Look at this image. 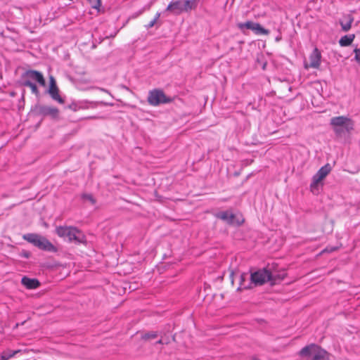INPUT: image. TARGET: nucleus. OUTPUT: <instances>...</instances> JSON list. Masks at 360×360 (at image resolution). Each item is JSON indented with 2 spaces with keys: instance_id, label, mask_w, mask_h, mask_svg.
<instances>
[{
  "instance_id": "obj_1",
  "label": "nucleus",
  "mask_w": 360,
  "mask_h": 360,
  "mask_svg": "<svg viewBox=\"0 0 360 360\" xmlns=\"http://www.w3.org/2000/svg\"><path fill=\"white\" fill-rule=\"evenodd\" d=\"M23 86L30 88L32 93L38 96L39 92L35 82L41 86H46L45 79L43 75L36 70H27L22 75Z\"/></svg>"
},
{
  "instance_id": "obj_2",
  "label": "nucleus",
  "mask_w": 360,
  "mask_h": 360,
  "mask_svg": "<svg viewBox=\"0 0 360 360\" xmlns=\"http://www.w3.org/2000/svg\"><path fill=\"white\" fill-rule=\"evenodd\" d=\"M23 239L32 243L39 249L56 252L57 248L45 237L36 233H27L22 236Z\"/></svg>"
},
{
  "instance_id": "obj_3",
  "label": "nucleus",
  "mask_w": 360,
  "mask_h": 360,
  "mask_svg": "<svg viewBox=\"0 0 360 360\" xmlns=\"http://www.w3.org/2000/svg\"><path fill=\"white\" fill-rule=\"evenodd\" d=\"M330 124L333 126L335 133L338 136L353 129L352 120L344 116L333 117L330 120Z\"/></svg>"
},
{
  "instance_id": "obj_4",
  "label": "nucleus",
  "mask_w": 360,
  "mask_h": 360,
  "mask_svg": "<svg viewBox=\"0 0 360 360\" xmlns=\"http://www.w3.org/2000/svg\"><path fill=\"white\" fill-rule=\"evenodd\" d=\"M56 233L65 240L81 243L83 240L82 233L77 229L68 226H60L56 229Z\"/></svg>"
},
{
  "instance_id": "obj_5",
  "label": "nucleus",
  "mask_w": 360,
  "mask_h": 360,
  "mask_svg": "<svg viewBox=\"0 0 360 360\" xmlns=\"http://www.w3.org/2000/svg\"><path fill=\"white\" fill-rule=\"evenodd\" d=\"M300 354L308 360H328V353L317 345H310L303 348Z\"/></svg>"
},
{
  "instance_id": "obj_6",
  "label": "nucleus",
  "mask_w": 360,
  "mask_h": 360,
  "mask_svg": "<svg viewBox=\"0 0 360 360\" xmlns=\"http://www.w3.org/2000/svg\"><path fill=\"white\" fill-rule=\"evenodd\" d=\"M250 279L255 285H262L267 281H274V276L269 270L262 269L252 272Z\"/></svg>"
},
{
  "instance_id": "obj_7",
  "label": "nucleus",
  "mask_w": 360,
  "mask_h": 360,
  "mask_svg": "<svg viewBox=\"0 0 360 360\" xmlns=\"http://www.w3.org/2000/svg\"><path fill=\"white\" fill-rule=\"evenodd\" d=\"M330 172V167L329 165H326L322 167L313 176L312 182L310 185V188L313 193H317L319 192L318 187L319 184L326 178Z\"/></svg>"
},
{
  "instance_id": "obj_8",
  "label": "nucleus",
  "mask_w": 360,
  "mask_h": 360,
  "mask_svg": "<svg viewBox=\"0 0 360 360\" xmlns=\"http://www.w3.org/2000/svg\"><path fill=\"white\" fill-rule=\"evenodd\" d=\"M148 100V102L153 105H158L161 103H169L171 101L165 96L163 91L160 90H154L150 91Z\"/></svg>"
},
{
  "instance_id": "obj_9",
  "label": "nucleus",
  "mask_w": 360,
  "mask_h": 360,
  "mask_svg": "<svg viewBox=\"0 0 360 360\" xmlns=\"http://www.w3.org/2000/svg\"><path fill=\"white\" fill-rule=\"evenodd\" d=\"M238 27L243 30L244 28L252 30L256 34L267 35L269 34L268 30L262 27L260 24L252 21L238 24Z\"/></svg>"
},
{
  "instance_id": "obj_10",
  "label": "nucleus",
  "mask_w": 360,
  "mask_h": 360,
  "mask_svg": "<svg viewBox=\"0 0 360 360\" xmlns=\"http://www.w3.org/2000/svg\"><path fill=\"white\" fill-rule=\"evenodd\" d=\"M48 93L53 100L56 101L59 103H64V100L60 97L59 94V89L53 76L49 77V88Z\"/></svg>"
},
{
  "instance_id": "obj_11",
  "label": "nucleus",
  "mask_w": 360,
  "mask_h": 360,
  "mask_svg": "<svg viewBox=\"0 0 360 360\" xmlns=\"http://www.w3.org/2000/svg\"><path fill=\"white\" fill-rule=\"evenodd\" d=\"M321 55L318 49L315 48L309 56V63H305V68H319L321 64Z\"/></svg>"
},
{
  "instance_id": "obj_12",
  "label": "nucleus",
  "mask_w": 360,
  "mask_h": 360,
  "mask_svg": "<svg viewBox=\"0 0 360 360\" xmlns=\"http://www.w3.org/2000/svg\"><path fill=\"white\" fill-rule=\"evenodd\" d=\"M217 217L231 224H236L239 225L243 222V219L242 218L235 220L237 217L229 212H223L219 213L217 214Z\"/></svg>"
},
{
  "instance_id": "obj_13",
  "label": "nucleus",
  "mask_w": 360,
  "mask_h": 360,
  "mask_svg": "<svg viewBox=\"0 0 360 360\" xmlns=\"http://www.w3.org/2000/svg\"><path fill=\"white\" fill-rule=\"evenodd\" d=\"M183 4H182V1L181 0H179V1H172L167 7V11H170L171 13H174V14H176V15H178V14H180L183 12H184V11L183 10Z\"/></svg>"
},
{
  "instance_id": "obj_14",
  "label": "nucleus",
  "mask_w": 360,
  "mask_h": 360,
  "mask_svg": "<svg viewBox=\"0 0 360 360\" xmlns=\"http://www.w3.org/2000/svg\"><path fill=\"white\" fill-rule=\"evenodd\" d=\"M22 284L27 289H35L39 286V282L37 279L25 276L22 278Z\"/></svg>"
},
{
  "instance_id": "obj_15",
  "label": "nucleus",
  "mask_w": 360,
  "mask_h": 360,
  "mask_svg": "<svg viewBox=\"0 0 360 360\" xmlns=\"http://www.w3.org/2000/svg\"><path fill=\"white\" fill-rule=\"evenodd\" d=\"M183 4V10L184 12H188L191 10L195 9L198 5V0H181Z\"/></svg>"
},
{
  "instance_id": "obj_16",
  "label": "nucleus",
  "mask_w": 360,
  "mask_h": 360,
  "mask_svg": "<svg viewBox=\"0 0 360 360\" xmlns=\"http://www.w3.org/2000/svg\"><path fill=\"white\" fill-rule=\"evenodd\" d=\"M44 115H50L52 117H56L58 115V110L55 107L46 106L43 108Z\"/></svg>"
},
{
  "instance_id": "obj_17",
  "label": "nucleus",
  "mask_w": 360,
  "mask_h": 360,
  "mask_svg": "<svg viewBox=\"0 0 360 360\" xmlns=\"http://www.w3.org/2000/svg\"><path fill=\"white\" fill-rule=\"evenodd\" d=\"M354 39V34L345 35L340 39V41H339L340 45L342 46H349V44H352Z\"/></svg>"
},
{
  "instance_id": "obj_18",
  "label": "nucleus",
  "mask_w": 360,
  "mask_h": 360,
  "mask_svg": "<svg viewBox=\"0 0 360 360\" xmlns=\"http://www.w3.org/2000/svg\"><path fill=\"white\" fill-rule=\"evenodd\" d=\"M20 350H14V351H4L0 354V360H8L13 356H14L16 354L20 352Z\"/></svg>"
},
{
  "instance_id": "obj_19",
  "label": "nucleus",
  "mask_w": 360,
  "mask_h": 360,
  "mask_svg": "<svg viewBox=\"0 0 360 360\" xmlns=\"http://www.w3.org/2000/svg\"><path fill=\"white\" fill-rule=\"evenodd\" d=\"M352 22H353V18H352L350 17H348L346 19L345 22L341 21L340 24L342 26V29L345 32L348 31L351 28Z\"/></svg>"
},
{
  "instance_id": "obj_20",
  "label": "nucleus",
  "mask_w": 360,
  "mask_h": 360,
  "mask_svg": "<svg viewBox=\"0 0 360 360\" xmlns=\"http://www.w3.org/2000/svg\"><path fill=\"white\" fill-rule=\"evenodd\" d=\"M158 334L156 332H148L141 335V339L143 340H149L157 338Z\"/></svg>"
},
{
  "instance_id": "obj_21",
  "label": "nucleus",
  "mask_w": 360,
  "mask_h": 360,
  "mask_svg": "<svg viewBox=\"0 0 360 360\" xmlns=\"http://www.w3.org/2000/svg\"><path fill=\"white\" fill-rule=\"evenodd\" d=\"M82 198L84 201H88L92 205H94L96 202V200L91 194H89V193L83 194Z\"/></svg>"
},
{
  "instance_id": "obj_22",
  "label": "nucleus",
  "mask_w": 360,
  "mask_h": 360,
  "mask_svg": "<svg viewBox=\"0 0 360 360\" xmlns=\"http://www.w3.org/2000/svg\"><path fill=\"white\" fill-rule=\"evenodd\" d=\"M89 3L91 5V7L93 8H95L96 10H99V8L101 6V0H88Z\"/></svg>"
},
{
  "instance_id": "obj_23",
  "label": "nucleus",
  "mask_w": 360,
  "mask_h": 360,
  "mask_svg": "<svg viewBox=\"0 0 360 360\" xmlns=\"http://www.w3.org/2000/svg\"><path fill=\"white\" fill-rule=\"evenodd\" d=\"M160 16V14L159 13H158L156 14L155 18L148 23V25H147V27L148 28L152 27L155 24V22H157V20H158Z\"/></svg>"
},
{
  "instance_id": "obj_24",
  "label": "nucleus",
  "mask_w": 360,
  "mask_h": 360,
  "mask_svg": "<svg viewBox=\"0 0 360 360\" xmlns=\"http://www.w3.org/2000/svg\"><path fill=\"white\" fill-rule=\"evenodd\" d=\"M354 52L355 53V60L360 65V49H355Z\"/></svg>"
},
{
  "instance_id": "obj_25",
  "label": "nucleus",
  "mask_w": 360,
  "mask_h": 360,
  "mask_svg": "<svg viewBox=\"0 0 360 360\" xmlns=\"http://www.w3.org/2000/svg\"><path fill=\"white\" fill-rule=\"evenodd\" d=\"M246 276H247L246 274H241L240 275V287H243V282L244 281Z\"/></svg>"
},
{
  "instance_id": "obj_26",
  "label": "nucleus",
  "mask_w": 360,
  "mask_h": 360,
  "mask_svg": "<svg viewBox=\"0 0 360 360\" xmlns=\"http://www.w3.org/2000/svg\"><path fill=\"white\" fill-rule=\"evenodd\" d=\"M335 250V248H333V249H331V250H329V251H330V252H331V251H333V250ZM328 249H326L323 252H328Z\"/></svg>"
},
{
  "instance_id": "obj_27",
  "label": "nucleus",
  "mask_w": 360,
  "mask_h": 360,
  "mask_svg": "<svg viewBox=\"0 0 360 360\" xmlns=\"http://www.w3.org/2000/svg\"><path fill=\"white\" fill-rule=\"evenodd\" d=\"M157 343L158 344H162V340H160L157 342Z\"/></svg>"
},
{
  "instance_id": "obj_28",
  "label": "nucleus",
  "mask_w": 360,
  "mask_h": 360,
  "mask_svg": "<svg viewBox=\"0 0 360 360\" xmlns=\"http://www.w3.org/2000/svg\"><path fill=\"white\" fill-rule=\"evenodd\" d=\"M279 40H280V38L276 37V41H279Z\"/></svg>"
},
{
  "instance_id": "obj_29",
  "label": "nucleus",
  "mask_w": 360,
  "mask_h": 360,
  "mask_svg": "<svg viewBox=\"0 0 360 360\" xmlns=\"http://www.w3.org/2000/svg\"><path fill=\"white\" fill-rule=\"evenodd\" d=\"M251 360H258V359H256V358H253V359H252Z\"/></svg>"
}]
</instances>
